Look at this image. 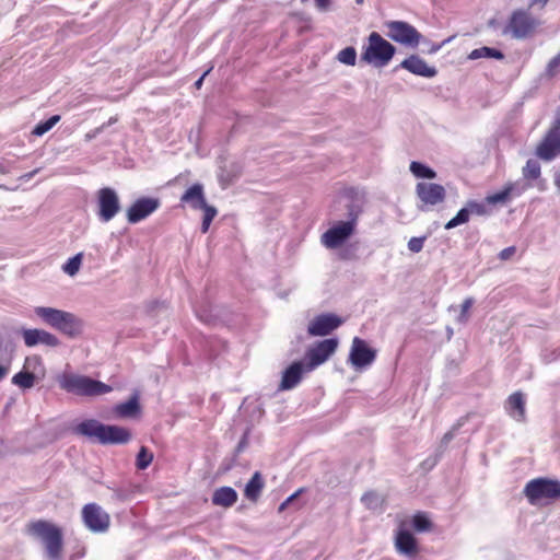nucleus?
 <instances>
[{"label": "nucleus", "instance_id": "f257e3e1", "mask_svg": "<svg viewBox=\"0 0 560 560\" xmlns=\"http://www.w3.org/2000/svg\"><path fill=\"white\" fill-rule=\"evenodd\" d=\"M74 432L103 445H121L131 440V432L127 428L105 424L95 419L81 421L74 428Z\"/></svg>", "mask_w": 560, "mask_h": 560}, {"label": "nucleus", "instance_id": "f03ea898", "mask_svg": "<svg viewBox=\"0 0 560 560\" xmlns=\"http://www.w3.org/2000/svg\"><path fill=\"white\" fill-rule=\"evenodd\" d=\"M34 313L46 325L59 330L63 335L74 338L82 332V320L74 314L62 310L36 306Z\"/></svg>", "mask_w": 560, "mask_h": 560}, {"label": "nucleus", "instance_id": "7ed1b4c3", "mask_svg": "<svg viewBox=\"0 0 560 560\" xmlns=\"http://www.w3.org/2000/svg\"><path fill=\"white\" fill-rule=\"evenodd\" d=\"M347 210L348 219L336 222L322 235L320 241L326 248L341 247L355 232L361 208L352 202L347 206Z\"/></svg>", "mask_w": 560, "mask_h": 560}, {"label": "nucleus", "instance_id": "20e7f679", "mask_svg": "<svg viewBox=\"0 0 560 560\" xmlns=\"http://www.w3.org/2000/svg\"><path fill=\"white\" fill-rule=\"evenodd\" d=\"M396 51V47L390 42L380 33L372 32L362 47L360 59L374 68H384L392 61Z\"/></svg>", "mask_w": 560, "mask_h": 560}, {"label": "nucleus", "instance_id": "39448f33", "mask_svg": "<svg viewBox=\"0 0 560 560\" xmlns=\"http://www.w3.org/2000/svg\"><path fill=\"white\" fill-rule=\"evenodd\" d=\"M61 389L78 396H100L107 394L112 387L101 381L93 380L90 376L65 373L58 378Z\"/></svg>", "mask_w": 560, "mask_h": 560}, {"label": "nucleus", "instance_id": "423d86ee", "mask_svg": "<svg viewBox=\"0 0 560 560\" xmlns=\"http://www.w3.org/2000/svg\"><path fill=\"white\" fill-rule=\"evenodd\" d=\"M27 532L45 544L49 560H60L62 533L58 526L47 521L38 520L28 524Z\"/></svg>", "mask_w": 560, "mask_h": 560}, {"label": "nucleus", "instance_id": "0eeeda50", "mask_svg": "<svg viewBox=\"0 0 560 560\" xmlns=\"http://www.w3.org/2000/svg\"><path fill=\"white\" fill-rule=\"evenodd\" d=\"M539 21L527 10H514L508 23L501 28L502 35H511L514 39H526L535 33Z\"/></svg>", "mask_w": 560, "mask_h": 560}, {"label": "nucleus", "instance_id": "6e6552de", "mask_svg": "<svg viewBox=\"0 0 560 560\" xmlns=\"http://www.w3.org/2000/svg\"><path fill=\"white\" fill-rule=\"evenodd\" d=\"M386 36L393 42L408 48H417L421 43H427L424 37L413 25L406 21H386Z\"/></svg>", "mask_w": 560, "mask_h": 560}, {"label": "nucleus", "instance_id": "1a4fd4ad", "mask_svg": "<svg viewBox=\"0 0 560 560\" xmlns=\"http://www.w3.org/2000/svg\"><path fill=\"white\" fill-rule=\"evenodd\" d=\"M524 494L533 505L542 500L556 501L560 499V481L545 477L528 481L524 488Z\"/></svg>", "mask_w": 560, "mask_h": 560}, {"label": "nucleus", "instance_id": "9d476101", "mask_svg": "<svg viewBox=\"0 0 560 560\" xmlns=\"http://www.w3.org/2000/svg\"><path fill=\"white\" fill-rule=\"evenodd\" d=\"M536 154L544 161H551L560 155V114H558L536 149Z\"/></svg>", "mask_w": 560, "mask_h": 560}, {"label": "nucleus", "instance_id": "9b49d317", "mask_svg": "<svg viewBox=\"0 0 560 560\" xmlns=\"http://www.w3.org/2000/svg\"><path fill=\"white\" fill-rule=\"evenodd\" d=\"M82 520L86 528L93 533H105L110 524L109 514L96 503H88L83 506Z\"/></svg>", "mask_w": 560, "mask_h": 560}, {"label": "nucleus", "instance_id": "f8f14e48", "mask_svg": "<svg viewBox=\"0 0 560 560\" xmlns=\"http://www.w3.org/2000/svg\"><path fill=\"white\" fill-rule=\"evenodd\" d=\"M376 359V350L369 346V343L360 337H354L352 340L348 361L360 371L370 366Z\"/></svg>", "mask_w": 560, "mask_h": 560}, {"label": "nucleus", "instance_id": "ddd939ff", "mask_svg": "<svg viewBox=\"0 0 560 560\" xmlns=\"http://www.w3.org/2000/svg\"><path fill=\"white\" fill-rule=\"evenodd\" d=\"M338 343L337 338H327L308 348L305 354L307 369L311 371L326 362L336 352Z\"/></svg>", "mask_w": 560, "mask_h": 560}, {"label": "nucleus", "instance_id": "4468645a", "mask_svg": "<svg viewBox=\"0 0 560 560\" xmlns=\"http://www.w3.org/2000/svg\"><path fill=\"white\" fill-rule=\"evenodd\" d=\"M98 218L102 222H109L120 211L117 192L110 187L97 191Z\"/></svg>", "mask_w": 560, "mask_h": 560}, {"label": "nucleus", "instance_id": "2eb2a0df", "mask_svg": "<svg viewBox=\"0 0 560 560\" xmlns=\"http://www.w3.org/2000/svg\"><path fill=\"white\" fill-rule=\"evenodd\" d=\"M343 318L334 313H322L315 316L307 326L310 336H327L343 324Z\"/></svg>", "mask_w": 560, "mask_h": 560}, {"label": "nucleus", "instance_id": "dca6fc26", "mask_svg": "<svg viewBox=\"0 0 560 560\" xmlns=\"http://www.w3.org/2000/svg\"><path fill=\"white\" fill-rule=\"evenodd\" d=\"M161 202L158 198L152 197H141L137 199L127 210V221L130 224H136L154 211H156L160 207Z\"/></svg>", "mask_w": 560, "mask_h": 560}, {"label": "nucleus", "instance_id": "f3484780", "mask_svg": "<svg viewBox=\"0 0 560 560\" xmlns=\"http://www.w3.org/2000/svg\"><path fill=\"white\" fill-rule=\"evenodd\" d=\"M416 194L423 206H436L445 200V188L435 183L420 182L416 186Z\"/></svg>", "mask_w": 560, "mask_h": 560}, {"label": "nucleus", "instance_id": "a211bd4d", "mask_svg": "<svg viewBox=\"0 0 560 560\" xmlns=\"http://www.w3.org/2000/svg\"><path fill=\"white\" fill-rule=\"evenodd\" d=\"M399 68L409 71L410 73L423 78H434L438 74L435 67L429 66L418 55H410L404 59L394 70L397 71Z\"/></svg>", "mask_w": 560, "mask_h": 560}, {"label": "nucleus", "instance_id": "6ab92c4d", "mask_svg": "<svg viewBox=\"0 0 560 560\" xmlns=\"http://www.w3.org/2000/svg\"><path fill=\"white\" fill-rule=\"evenodd\" d=\"M22 336L24 339V343L27 347H35L37 345H45L51 348L58 347L60 341L59 339L51 332L37 329V328H27L22 330Z\"/></svg>", "mask_w": 560, "mask_h": 560}, {"label": "nucleus", "instance_id": "aec40b11", "mask_svg": "<svg viewBox=\"0 0 560 560\" xmlns=\"http://www.w3.org/2000/svg\"><path fill=\"white\" fill-rule=\"evenodd\" d=\"M395 547L399 553L409 558L415 557L419 551L416 537L409 529L404 528L402 526H400L396 532Z\"/></svg>", "mask_w": 560, "mask_h": 560}, {"label": "nucleus", "instance_id": "412c9836", "mask_svg": "<svg viewBox=\"0 0 560 560\" xmlns=\"http://www.w3.org/2000/svg\"><path fill=\"white\" fill-rule=\"evenodd\" d=\"M304 371L305 368L302 361L291 363L282 373L279 389L289 390L294 388L301 382Z\"/></svg>", "mask_w": 560, "mask_h": 560}, {"label": "nucleus", "instance_id": "4be33fe9", "mask_svg": "<svg viewBox=\"0 0 560 560\" xmlns=\"http://www.w3.org/2000/svg\"><path fill=\"white\" fill-rule=\"evenodd\" d=\"M180 202L188 205L194 210H199L206 206V197L203 191V185L195 183L180 197Z\"/></svg>", "mask_w": 560, "mask_h": 560}, {"label": "nucleus", "instance_id": "5701e85b", "mask_svg": "<svg viewBox=\"0 0 560 560\" xmlns=\"http://www.w3.org/2000/svg\"><path fill=\"white\" fill-rule=\"evenodd\" d=\"M505 410L511 418L523 422L526 418L524 395L521 392L510 395L505 404Z\"/></svg>", "mask_w": 560, "mask_h": 560}, {"label": "nucleus", "instance_id": "b1692460", "mask_svg": "<svg viewBox=\"0 0 560 560\" xmlns=\"http://www.w3.org/2000/svg\"><path fill=\"white\" fill-rule=\"evenodd\" d=\"M237 498L238 494L235 489L224 486L214 490L211 501L215 506L231 508L236 503Z\"/></svg>", "mask_w": 560, "mask_h": 560}, {"label": "nucleus", "instance_id": "393cba45", "mask_svg": "<svg viewBox=\"0 0 560 560\" xmlns=\"http://www.w3.org/2000/svg\"><path fill=\"white\" fill-rule=\"evenodd\" d=\"M114 410L120 418L137 417L141 411L138 392H135L127 401L116 405Z\"/></svg>", "mask_w": 560, "mask_h": 560}, {"label": "nucleus", "instance_id": "a878e982", "mask_svg": "<svg viewBox=\"0 0 560 560\" xmlns=\"http://www.w3.org/2000/svg\"><path fill=\"white\" fill-rule=\"evenodd\" d=\"M265 487L262 475L255 471L248 482L245 485L244 495L252 502H256Z\"/></svg>", "mask_w": 560, "mask_h": 560}, {"label": "nucleus", "instance_id": "bb28decb", "mask_svg": "<svg viewBox=\"0 0 560 560\" xmlns=\"http://www.w3.org/2000/svg\"><path fill=\"white\" fill-rule=\"evenodd\" d=\"M468 58L470 60H476L479 58H492V59L502 60V59H504V54L500 49L483 46V47L476 48V49L471 50V52L468 55Z\"/></svg>", "mask_w": 560, "mask_h": 560}, {"label": "nucleus", "instance_id": "cd10ccee", "mask_svg": "<svg viewBox=\"0 0 560 560\" xmlns=\"http://www.w3.org/2000/svg\"><path fill=\"white\" fill-rule=\"evenodd\" d=\"M36 376L33 372L22 370L13 375L11 382L13 385L22 388L30 389L35 385Z\"/></svg>", "mask_w": 560, "mask_h": 560}, {"label": "nucleus", "instance_id": "c85d7f7f", "mask_svg": "<svg viewBox=\"0 0 560 560\" xmlns=\"http://www.w3.org/2000/svg\"><path fill=\"white\" fill-rule=\"evenodd\" d=\"M409 170L417 178L433 179L436 177V172L422 162L412 161Z\"/></svg>", "mask_w": 560, "mask_h": 560}, {"label": "nucleus", "instance_id": "c756f323", "mask_svg": "<svg viewBox=\"0 0 560 560\" xmlns=\"http://www.w3.org/2000/svg\"><path fill=\"white\" fill-rule=\"evenodd\" d=\"M411 525L418 533L429 532L432 528V522L424 512H417L411 518Z\"/></svg>", "mask_w": 560, "mask_h": 560}, {"label": "nucleus", "instance_id": "7c9ffc66", "mask_svg": "<svg viewBox=\"0 0 560 560\" xmlns=\"http://www.w3.org/2000/svg\"><path fill=\"white\" fill-rule=\"evenodd\" d=\"M515 186L513 184L506 185L502 190L487 196L486 202L489 205L504 203L513 194Z\"/></svg>", "mask_w": 560, "mask_h": 560}, {"label": "nucleus", "instance_id": "2f4dec72", "mask_svg": "<svg viewBox=\"0 0 560 560\" xmlns=\"http://www.w3.org/2000/svg\"><path fill=\"white\" fill-rule=\"evenodd\" d=\"M60 116L52 115L48 119L39 121L33 129L32 133L37 137L44 136L48 132L57 122H59Z\"/></svg>", "mask_w": 560, "mask_h": 560}, {"label": "nucleus", "instance_id": "473e14b6", "mask_svg": "<svg viewBox=\"0 0 560 560\" xmlns=\"http://www.w3.org/2000/svg\"><path fill=\"white\" fill-rule=\"evenodd\" d=\"M469 219H470V215H469L467 207L465 206L458 210V212L456 213V215L454 218H452L450 221L446 222L444 228H445V230H452L458 225L467 223L469 221Z\"/></svg>", "mask_w": 560, "mask_h": 560}, {"label": "nucleus", "instance_id": "72a5a7b5", "mask_svg": "<svg viewBox=\"0 0 560 560\" xmlns=\"http://www.w3.org/2000/svg\"><path fill=\"white\" fill-rule=\"evenodd\" d=\"M152 460L153 454L148 450V447L141 446L136 457V467L139 470H144L150 466Z\"/></svg>", "mask_w": 560, "mask_h": 560}, {"label": "nucleus", "instance_id": "f704fd0d", "mask_svg": "<svg viewBox=\"0 0 560 560\" xmlns=\"http://www.w3.org/2000/svg\"><path fill=\"white\" fill-rule=\"evenodd\" d=\"M337 60L347 66H354L357 62V50L353 46L341 49L337 55Z\"/></svg>", "mask_w": 560, "mask_h": 560}, {"label": "nucleus", "instance_id": "c9c22d12", "mask_svg": "<svg viewBox=\"0 0 560 560\" xmlns=\"http://www.w3.org/2000/svg\"><path fill=\"white\" fill-rule=\"evenodd\" d=\"M523 176L525 179H537L540 176V164L537 160L529 159L523 168Z\"/></svg>", "mask_w": 560, "mask_h": 560}, {"label": "nucleus", "instance_id": "e433bc0d", "mask_svg": "<svg viewBox=\"0 0 560 560\" xmlns=\"http://www.w3.org/2000/svg\"><path fill=\"white\" fill-rule=\"evenodd\" d=\"M360 244L359 242H353L345 245L341 247L339 252V257L342 260H355L359 258L358 250H359Z\"/></svg>", "mask_w": 560, "mask_h": 560}, {"label": "nucleus", "instance_id": "4c0bfd02", "mask_svg": "<svg viewBox=\"0 0 560 560\" xmlns=\"http://www.w3.org/2000/svg\"><path fill=\"white\" fill-rule=\"evenodd\" d=\"M200 210H203V218L201 223V232L207 233L209 231L210 224L214 217L217 215L218 211L215 207L210 206L206 202L205 207H201Z\"/></svg>", "mask_w": 560, "mask_h": 560}, {"label": "nucleus", "instance_id": "58836bf2", "mask_svg": "<svg viewBox=\"0 0 560 560\" xmlns=\"http://www.w3.org/2000/svg\"><path fill=\"white\" fill-rule=\"evenodd\" d=\"M82 258H83L82 253H78L77 255L72 256L62 266V270L69 276H74L80 269Z\"/></svg>", "mask_w": 560, "mask_h": 560}, {"label": "nucleus", "instance_id": "ea45409f", "mask_svg": "<svg viewBox=\"0 0 560 560\" xmlns=\"http://www.w3.org/2000/svg\"><path fill=\"white\" fill-rule=\"evenodd\" d=\"M466 207L468 209L469 215L483 217L489 214L487 202L485 203L476 200H469L466 202Z\"/></svg>", "mask_w": 560, "mask_h": 560}, {"label": "nucleus", "instance_id": "a19ab883", "mask_svg": "<svg viewBox=\"0 0 560 560\" xmlns=\"http://www.w3.org/2000/svg\"><path fill=\"white\" fill-rule=\"evenodd\" d=\"M475 300L472 298H467L464 300V302L462 303V307H460V313L457 317V322L458 323H462V324H465L468 322V312L470 310V307L472 306Z\"/></svg>", "mask_w": 560, "mask_h": 560}, {"label": "nucleus", "instance_id": "79ce46f5", "mask_svg": "<svg viewBox=\"0 0 560 560\" xmlns=\"http://www.w3.org/2000/svg\"><path fill=\"white\" fill-rule=\"evenodd\" d=\"M361 501L369 509H376L380 505V498L375 492H366L362 495Z\"/></svg>", "mask_w": 560, "mask_h": 560}, {"label": "nucleus", "instance_id": "37998d69", "mask_svg": "<svg viewBox=\"0 0 560 560\" xmlns=\"http://www.w3.org/2000/svg\"><path fill=\"white\" fill-rule=\"evenodd\" d=\"M465 418H460L453 428L447 431L442 438V444L447 445L456 435V431L464 424Z\"/></svg>", "mask_w": 560, "mask_h": 560}, {"label": "nucleus", "instance_id": "c03bdc74", "mask_svg": "<svg viewBox=\"0 0 560 560\" xmlns=\"http://www.w3.org/2000/svg\"><path fill=\"white\" fill-rule=\"evenodd\" d=\"M168 310V305L166 302L153 301L148 305V313L152 316L159 312H166Z\"/></svg>", "mask_w": 560, "mask_h": 560}, {"label": "nucleus", "instance_id": "a18cd8bd", "mask_svg": "<svg viewBox=\"0 0 560 560\" xmlns=\"http://www.w3.org/2000/svg\"><path fill=\"white\" fill-rule=\"evenodd\" d=\"M425 237H411L408 242V249L411 253H419L423 248Z\"/></svg>", "mask_w": 560, "mask_h": 560}, {"label": "nucleus", "instance_id": "49530a36", "mask_svg": "<svg viewBox=\"0 0 560 560\" xmlns=\"http://www.w3.org/2000/svg\"><path fill=\"white\" fill-rule=\"evenodd\" d=\"M560 68V52L551 58L547 65L546 72L548 75L552 77L557 73Z\"/></svg>", "mask_w": 560, "mask_h": 560}, {"label": "nucleus", "instance_id": "de8ad7c7", "mask_svg": "<svg viewBox=\"0 0 560 560\" xmlns=\"http://www.w3.org/2000/svg\"><path fill=\"white\" fill-rule=\"evenodd\" d=\"M451 39L447 38L445 40H443L442 43H431L429 39L427 43H423L424 45H428V49H427V52L429 55H434L436 54L446 43H448Z\"/></svg>", "mask_w": 560, "mask_h": 560}, {"label": "nucleus", "instance_id": "09e8293b", "mask_svg": "<svg viewBox=\"0 0 560 560\" xmlns=\"http://www.w3.org/2000/svg\"><path fill=\"white\" fill-rule=\"evenodd\" d=\"M195 312L201 322H203L208 325L212 324V320H213L212 316L206 310L196 308Z\"/></svg>", "mask_w": 560, "mask_h": 560}, {"label": "nucleus", "instance_id": "8fccbe9b", "mask_svg": "<svg viewBox=\"0 0 560 560\" xmlns=\"http://www.w3.org/2000/svg\"><path fill=\"white\" fill-rule=\"evenodd\" d=\"M515 252H516L515 246H509L499 253V258L501 260H508L515 254Z\"/></svg>", "mask_w": 560, "mask_h": 560}, {"label": "nucleus", "instance_id": "3c124183", "mask_svg": "<svg viewBox=\"0 0 560 560\" xmlns=\"http://www.w3.org/2000/svg\"><path fill=\"white\" fill-rule=\"evenodd\" d=\"M314 1H315L316 8L322 12H326L331 4V0H314Z\"/></svg>", "mask_w": 560, "mask_h": 560}, {"label": "nucleus", "instance_id": "603ef678", "mask_svg": "<svg viewBox=\"0 0 560 560\" xmlns=\"http://www.w3.org/2000/svg\"><path fill=\"white\" fill-rule=\"evenodd\" d=\"M42 364V360L39 357H27L25 359V366L26 368H35V365H40Z\"/></svg>", "mask_w": 560, "mask_h": 560}, {"label": "nucleus", "instance_id": "864d4df0", "mask_svg": "<svg viewBox=\"0 0 560 560\" xmlns=\"http://www.w3.org/2000/svg\"><path fill=\"white\" fill-rule=\"evenodd\" d=\"M117 121V118L116 117H110L108 119L107 122L103 124L102 126H100L98 128L95 129V132H102L106 127H109L112 126L113 124H115Z\"/></svg>", "mask_w": 560, "mask_h": 560}, {"label": "nucleus", "instance_id": "5fc2aeb1", "mask_svg": "<svg viewBox=\"0 0 560 560\" xmlns=\"http://www.w3.org/2000/svg\"><path fill=\"white\" fill-rule=\"evenodd\" d=\"M301 492H302V489H299L298 491H295L294 493L289 495L285 499V503H289L290 505L293 504Z\"/></svg>", "mask_w": 560, "mask_h": 560}, {"label": "nucleus", "instance_id": "6e6d98bb", "mask_svg": "<svg viewBox=\"0 0 560 560\" xmlns=\"http://www.w3.org/2000/svg\"><path fill=\"white\" fill-rule=\"evenodd\" d=\"M9 371V365L0 363V382L8 375Z\"/></svg>", "mask_w": 560, "mask_h": 560}, {"label": "nucleus", "instance_id": "4d7b16f0", "mask_svg": "<svg viewBox=\"0 0 560 560\" xmlns=\"http://www.w3.org/2000/svg\"><path fill=\"white\" fill-rule=\"evenodd\" d=\"M209 72H210V69H209V70H207V71H205V72L202 73V75H201V77H200V78L195 82V86H196V89H200V88H201V85H202V83H203V80H205L206 75H207Z\"/></svg>", "mask_w": 560, "mask_h": 560}, {"label": "nucleus", "instance_id": "13d9d810", "mask_svg": "<svg viewBox=\"0 0 560 560\" xmlns=\"http://www.w3.org/2000/svg\"><path fill=\"white\" fill-rule=\"evenodd\" d=\"M245 445H246V435H244L242 438V440L238 442V444L236 446V452L241 453L244 450Z\"/></svg>", "mask_w": 560, "mask_h": 560}, {"label": "nucleus", "instance_id": "bf43d9fd", "mask_svg": "<svg viewBox=\"0 0 560 560\" xmlns=\"http://www.w3.org/2000/svg\"><path fill=\"white\" fill-rule=\"evenodd\" d=\"M488 26L493 30H498L500 26V22L497 19H491L488 22Z\"/></svg>", "mask_w": 560, "mask_h": 560}, {"label": "nucleus", "instance_id": "052dcab7", "mask_svg": "<svg viewBox=\"0 0 560 560\" xmlns=\"http://www.w3.org/2000/svg\"><path fill=\"white\" fill-rule=\"evenodd\" d=\"M513 185L515 186V189H514V191H513V194L511 196H514V197L521 196L523 194V191H524V187H520V186H517L515 184H513Z\"/></svg>", "mask_w": 560, "mask_h": 560}, {"label": "nucleus", "instance_id": "680f3d73", "mask_svg": "<svg viewBox=\"0 0 560 560\" xmlns=\"http://www.w3.org/2000/svg\"><path fill=\"white\" fill-rule=\"evenodd\" d=\"M549 0H530V5H536V4H540V5H545Z\"/></svg>", "mask_w": 560, "mask_h": 560}, {"label": "nucleus", "instance_id": "e2e57ef3", "mask_svg": "<svg viewBox=\"0 0 560 560\" xmlns=\"http://www.w3.org/2000/svg\"><path fill=\"white\" fill-rule=\"evenodd\" d=\"M290 504L289 503H285V500L280 504L279 506V511L282 512L284 511Z\"/></svg>", "mask_w": 560, "mask_h": 560}, {"label": "nucleus", "instance_id": "0e129e2a", "mask_svg": "<svg viewBox=\"0 0 560 560\" xmlns=\"http://www.w3.org/2000/svg\"><path fill=\"white\" fill-rule=\"evenodd\" d=\"M98 133H100V132H95V130H93V132H92V133H88V135H86V138H88V139H92V138H94V137H95L96 135H98Z\"/></svg>", "mask_w": 560, "mask_h": 560}, {"label": "nucleus", "instance_id": "69168bd1", "mask_svg": "<svg viewBox=\"0 0 560 560\" xmlns=\"http://www.w3.org/2000/svg\"><path fill=\"white\" fill-rule=\"evenodd\" d=\"M355 2L360 4L363 2V0H355Z\"/></svg>", "mask_w": 560, "mask_h": 560}]
</instances>
